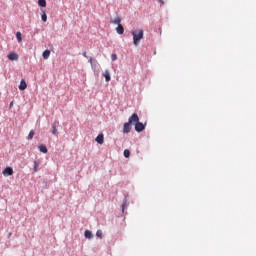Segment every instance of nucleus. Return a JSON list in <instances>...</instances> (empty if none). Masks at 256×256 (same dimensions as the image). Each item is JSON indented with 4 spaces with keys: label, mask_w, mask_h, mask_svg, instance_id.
Listing matches in <instances>:
<instances>
[{
    "label": "nucleus",
    "mask_w": 256,
    "mask_h": 256,
    "mask_svg": "<svg viewBox=\"0 0 256 256\" xmlns=\"http://www.w3.org/2000/svg\"><path fill=\"white\" fill-rule=\"evenodd\" d=\"M133 36V43L137 47L141 43V39H143L144 32L143 30H136L131 32Z\"/></svg>",
    "instance_id": "obj_1"
},
{
    "label": "nucleus",
    "mask_w": 256,
    "mask_h": 256,
    "mask_svg": "<svg viewBox=\"0 0 256 256\" xmlns=\"http://www.w3.org/2000/svg\"><path fill=\"white\" fill-rule=\"evenodd\" d=\"M138 122H139V115H137V113H133L129 118L128 123H130V125H137Z\"/></svg>",
    "instance_id": "obj_2"
},
{
    "label": "nucleus",
    "mask_w": 256,
    "mask_h": 256,
    "mask_svg": "<svg viewBox=\"0 0 256 256\" xmlns=\"http://www.w3.org/2000/svg\"><path fill=\"white\" fill-rule=\"evenodd\" d=\"M135 131H137V133H141V131H145V126L143 125L142 122H138L135 124Z\"/></svg>",
    "instance_id": "obj_3"
},
{
    "label": "nucleus",
    "mask_w": 256,
    "mask_h": 256,
    "mask_svg": "<svg viewBox=\"0 0 256 256\" xmlns=\"http://www.w3.org/2000/svg\"><path fill=\"white\" fill-rule=\"evenodd\" d=\"M3 175L4 177H9L11 175H13V168L11 167H6L4 170H3Z\"/></svg>",
    "instance_id": "obj_4"
},
{
    "label": "nucleus",
    "mask_w": 256,
    "mask_h": 256,
    "mask_svg": "<svg viewBox=\"0 0 256 256\" xmlns=\"http://www.w3.org/2000/svg\"><path fill=\"white\" fill-rule=\"evenodd\" d=\"M123 133H131V124L129 122L124 123L123 125Z\"/></svg>",
    "instance_id": "obj_5"
},
{
    "label": "nucleus",
    "mask_w": 256,
    "mask_h": 256,
    "mask_svg": "<svg viewBox=\"0 0 256 256\" xmlns=\"http://www.w3.org/2000/svg\"><path fill=\"white\" fill-rule=\"evenodd\" d=\"M9 61H17L19 59V55L15 52L8 54Z\"/></svg>",
    "instance_id": "obj_6"
},
{
    "label": "nucleus",
    "mask_w": 256,
    "mask_h": 256,
    "mask_svg": "<svg viewBox=\"0 0 256 256\" xmlns=\"http://www.w3.org/2000/svg\"><path fill=\"white\" fill-rule=\"evenodd\" d=\"M103 77L105 78L106 83H109V81H111V72H109V70H105Z\"/></svg>",
    "instance_id": "obj_7"
},
{
    "label": "nucleus",
    "mask_w": 256,
    "mask_h": 256,
    "mask_svg": "<svg viewBox=\"0 0 256 256\" xmlns=\"http://www.w3.org/2000/svg\"><path fill=\"white\" fill-rule=\"evenodd\" d=\"M116 32L118 35H123L125 33V28H123V25L119 24L116 28Z\"/></svg>",
    "instance_id": "obj_8"
},
{
    "label": "nucleus",
    "mask_w": 256,
    "mask_h": 256,
    "mask_svg": "<svg viewBox=\"0 0 256 256\" xmlns=\"http://www.w3.org/2000/svg\"><path fill=\"white\" fill-rule=\"evenodd\" d=\"M104 140H105V138H104L103 134H100V135H98V136L96 137V142H97L99 145H103Z\"/></svg>",
    "instance_id": "obj_9"
},
{
    "label": "nucleus",
    "mask_w": 256,
    "mask_h": 256,
    "mask_svg": "<svg viewBox=\"0 0 256 256\" xmlns=\"http://www.w3.org/2000/svg\"><path fill=\"white\" fill-rule=\"evenodd\" d=\"M19 89L20 91H25V89H27V82H25V80H21Z\"/></svg>",
    "instance_id": "obj_10"
},
{
    "label": "nucleus",
    "mask_w": 256,
    "mask_h": 256,
    "mask_svg": "<svg viewBox=\"0 0 256 256\" xmlns=\"http://www.w3.org/2000/svg\"><path fill=\"white\" fill-rule=\"evenodd\" d=\"M38 149H39V151L41 152V153H48V149H47V146H45L44 144H40L39 146H38Z\"/></svg>",
    "instance_id": "obj_11"
},
{
    "label": "nucleus",
    "mask_w": 256,
    "mask_h": 256,
    "mask_svg": "<svg viewBox=\"0 0 256 256\" xmlns=\"http://www.w3.org/2000/svg\"><path fill=\"white\" fill-rule=\"evenodd\" d=\"M113 25H121V17L117 16L114 20H110Z\"/></svg>",
    "instance_id": "obj_12"
},
{
    "label": "nucleus",
    "mask_w": 256,
    "mask_h": 256,
    "mask_svg": "<svg viewBox=\"0 0 256 256\" xmlns=\"http://www.w3.org/2000/svg\"><path fill=\"white\" fill-rule=\"evenodd\" d=\"M43 59H49L51 57V51L50 50H45L42 54Z\"/></svg>",
    "instance_id": "obj_13"
},
{
    "label": "nucleus",
    "mask_w": 256,
    "mask_h": 256,
    "mask_svg": "<svg viewBox=\"0 0 256 256\" xmlns=\"http://www.w3.org/2000/svg\"><path fill=\"white\" fill-rule=\"evenodd\" d=\"M84 236H85L86 239H93V233L89 230H86L84 232Z\"/></svg>",
    "instance_id": "obj_14"
},
{
    "label": "nucleus",
    "mask_w": 256,
    "mask_h": 256,
    "mask_svg": "<svg viewBox=\"0 0 256 256\" xmlns=\"http://www.w3.org/2000/svg\"><path fill=\"white\" fill-rule=\"evenodd\" d=\"M39 7H47V1L46 0H38Z\"/></svg>",
    "instance_id": "obj_15"
},
{
    "label": "nucleus",
    "mask_w": 256,
    "mask_h": 256,
    "mask_svg": "<svg viewBox=\"0 0 256 256\" xmlns=\"http://www.w3.org/2000/svg\"><path fill=\"white\" fill-rule=\"evenodd\" d=\"M16 39H17L18 43H21V41H23V37L21 35V32L16 33Z\"/></svg>",
    "instance_id": "obj_16"
},
{
    "label": "nucleus",
    "mask_w": 256,
    "mask_h": 256,
    "mask_svg": "<svg viewBox=\"0 0 256 256\" xmlns=\"http://www.w3.org/2000/svg\"><path fill=\"white\" fill-rule=\"evenodd\" d=\"M39 171V162L34 161V173H37Z\"/></svg>",
    "instance_id": "obj_17"
},
{
    "label": "nucleus",
    "mask_w": 256,
    "mask_h": 256,
    "mask_svg": "<svg viewBox=\"0 0 256 256\" xmlns=\"http://www.w3.org/2000/svg\"><path fill=\"white\" fill-rule=\"evenodd\" d=\"M33 137H35V131L34 130H31L29 132V135H28V139L31 141L33 139Z\"/></svg>",
    "instance_id": "obj_18"
},
{
    "label": "nucleus",
    "mask_w": 256,
    "mask_h": 256,
    "mask_svg": "<svg viewBox=\"0 0 256 256\" xmlns=\"http://www.w3.org/2000/svg\"><path fill=\"white\" fill-rule=\"evenodd\" d=\"M130 155L131 152L128 149L124 150V157H126V159H129Z\"/></svg>",
    "instance_id": "obj_19"
},
{
    "label": "nucleus",
    "mask_w": 256,
    "mask_h": 256,
    "mask_svg": "<svg viewBox=\"0 0 256 256\" xmlns=\"http://www.w3.org/2000/svg\"><path fill=\"white\" fill-rule=\"evenodd\" d=\"M89 63H90V65H91L92 69H93V68L95 67V65H94L93 63H97V61L94 60L93 57H91V58L89 59Z\"/></svg>",
    "instance_id": "obj_20"
},
{
    "label": "nucleus",
    "mask_w": 256,
    "mask_h": 256,
    "mask_svg": "<svg viewBox=\"0 0 256 256\" xmlns=\"http://www.w3.org/2000/svg\"><path fill=\"white\" fill-rule=\"evenodd\" d=\"M52 133L54 135H57V125H55V124H52Z\"/></svg>",
    "instance_id": "obj_21"
},
{
    "label": "nucleus",
    "mask_w": 256,
    "mask_h": 256,
    "mask_svg": "<svg viewBox=\"0 0 256 256\" xmlns=\"http://www.w3.org/2000/svg\"><path fill=\"white\" fill-rule=\"evenodd\" d=\"M41 18H42V21H43L44 23L47 22V14H46L45 12H43Z\"/></svg>",
    "instance_id": "obj_22"
},
{
    "label": "nucleus",
    "mask_w": 256,
    "mask_h": 256,
    "mask_svg": "<svg viewBox=\"0 0 256 256\" xmlns=\"http://www.w3.org/2000/svg\"><path fill=\"white\" fill-rule=\"evenodd\" d=\"M96 236H97V237H103V231L97 230Z\"/></svg>",
    "instance_id": "obj_23"
},
{
    "label": "nucleus",
    "mask_w": 256,
    "mask_h": 256,
    "mask_svg": "<svg viewBox=\"0 0 256 256\" xmlns=\"http://www.w3.org/2000/svg\"><path fill=\"white\" fill-rule=\"evenodd\" d=\"M111 59L112 61H117V54H112Z\"/></svg>",
    "instance_id": "obj_24"
},
{
    "label": "nucleus",
    "mask_w": 256,
    "mask_h": 256,
    "mask_svg": "<svg viewBox=\"0 0 256 256\" xmlns=\"http://www.w3.org/2000/svg\"><path fill=\"white\" fill-rule=\"evenodd\" d=\"M159 2L161 3V5H165V0H159Z\"/></svg>",
    "instance_id": "obj_25"
},
{
    "label": "nucleus",
    "mask_w": 256,
    "mask_h": 256,
    "mask_svg": "<svg viewBox=\"0 0 256 256\" xmlns=\"http://www.w3.org/2000/svg\"><path fill=\"white\" fill-rule=\"evenodd\" d=\"M12 107H13V101L10 102L9 109H12Z\"/></svg>",
    "instance_id": "obj_26"
},
{
    "label": "nucleus",
    "mask_w": 256,
    "mask_h": 256,
    "mask_svg": "<svg viewBox=\"0 0 256 256\" xmlns=\"http://www.w3.org/2000/svg\"><path fill=\"white\" fill-rule=\"evenodd\" d=\"M83 57L87 58V52H83Z\"/></svg>",
    "instance_id": "obj_27"
}]
</instances>
